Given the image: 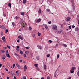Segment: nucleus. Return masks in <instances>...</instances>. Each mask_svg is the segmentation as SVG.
<instances>
[{"instance_id":"c03bdc74","label":"nucleus","mask_w":79,"mask_h":79,"mask_svg":"<svg viewBox=\"0 0 79 79\" xmlns=\"http://www.w3.org/2000/svg\"><path fill=\"white\" fill-rule=\"evenodd\" d=\"M77 75L79 76V71L77 73Z\"/></svg>"},{"instance_id":"cd10ccee","label":"nucleus","mask_w":79,"mask_h":79,"mask_svg":"<svg viewBox=\"0 0 79 79\" xmlns=\"http://www.w3.org/2000/svg\"><path fill=\"white\" fill-rule=\"evenodd\" d=\"M47 57H49V56H50V55L48 54L46 56Z\"/></svg>"},{"instance_id":"8fccbe9b","label":"nucleus","mask_w":79,"mask_h":79,"mask_svg":"<svg viewBox=\"0 0 79 79\" xmlns=\"http://www.w3.org/2000/svg\"><path fill=\"white\" fill-rule=\"evenodd\" d=\"M17 48H19V46H17Z\"/></svg>"},{"instance_id":"4468645a","label":"nucleus","mask_w":79,"mask_h":79,"mask_svg":"<svg viewBox=\"0 0 79 79\" xmlns=\"http://www.w3.org/2000/svg\"><path fill=\"white\" fill-rule=\"evenodd\" d=\"M8 6L10 7V8H11V3H9L8 4Z\"/></svg>"},{"instance_id":"3c124183","label":"nucleus","mask_w":79,"mask_h":79,"mask_svg":"<svg viewBox=\"0 0 79 79\" xmlns=\"http://www.w3.org/2000/svg\"><path fill=\"white\" fill-rule=\"evenodd\" d=\"M22 61H23V60H19L20 62H22Z\"/></svg>"},{"instance_id":"39448f33","label":"nucleus","mask_w":79,"mask_h":79,"mask_svg":"<svg viewBox=\"0 0 79 79\" xmlns=\"http://www.w3.org/2000/svg\"><path fill=\"white\" fill-rule=\"evenodd\" d=\"M71 8H72V9L73 11L75 10V6H74V4H72V6H71Z\"/></svg>"},{"instance_id":"2eb2a0df","label":"nucleus","mask_w":79,"mask_h":79,"mask_svg":"<svg viewBox=\"0 0 79 79\" xmlns=\"http://www.w3.org/2000/svg\"><path fill=\"white\" fill-rule=\"evenodd\" d=\"M41 12H42V10H41V9H40L38 11V13H39L40 14L41 13Z\"/></svg>"},{"instance_id":"dca6fc26","label":"nucleus","mask_w":79,"mask_h":79,"mask_svg":"<svg viewBox=\"0 0 79 79\" xmlns=\"http://www.w3.org/2000/svg\"><path fill=\"white\" fill-rule=\"evenodd\" d=\"M46 11L48 12V13H49L50 11V9H46Z\"/></svg>"},{"instance_id":"f8f14e48","label":"nucleus","mask_w":79,"mask_h":79,"mask_svg":"<svg viewBox=\"0 0 79 79\" xmlns=\"http://www.w3.org/2000/svg\"><path fill=\"white\" fill-rule=\"evenodd\" d=\"M40 21H41V19H39L36 20V23H39V22H40Z\"/></svg>"},{"instance_id":"052dcab7","label":"nucleus","mask_w":79,"mask_h":79,"mask_svg":"<svg viewBox=\"0 0 79 79\" xmlns=\"http://www.w3.org/2000/svg\"><path fill=\"white\" fill-rule=\"evenodd\" d=\"M16 75L17 76H19V73H17Z\"/></svg>"},{"instance_id":"338daca9","label":"nucleus","mask_w":79,"mask_h":79,"mask_svg":"<svg viewBox=\"0 0 79 79\" xmlns=\"http://www.w3.org/2000/svg\"><path fill=\"white\" fill-rule=\"evenodd\" d=\"M71 79V78L70 77H69V79Z\"/></svg>"},{"instance_id":"f3484780","label":"nucleus","mask_w":79,"mask_h":79,"mask_svg":"<svg viewBox=\"0 0 79 79\" xmlns=\"http://www.w3.org/2000/svg\"><path fill=\"white\" fill-rule=\"evenodd\" d=\"M72 70H72V69H71V70L70 71V72L71 73H74V70L72 71Z\"/></svg>"},{"instance_id":"c756f323","label":"nucleus","mask_w":79,"mask_h":79,"mask_svg":"<svg viewBox=\"0 0 79 79\" xmlns=\"http://www.w3.org/2000/svg\"><path fill=\"white\" fill-rule=\"evenodd\" d=\"M59 57H60V55L59 54H58L57 55V59H58Z\"/></svg>"},{"instance_id":"473e14b6","label":"nucleus","mask_w":79,"mask_h":79,"mask_svg":"<svg viewBox=\"0 0 79 79\" xmlns=\"http://www.w3.org/2000/svg\"><path fill=\"white\" fill-rule=\"evenodd\" d=\"M21 15H24V12H21Z\"/></svg>"},{"instance_id":"37998d69","label":"nucleus","mask_w":79,"mask_h":79,"mask_svg":"<svg viewBox=\"0 0 79 79\" xmlns=\"http://www.w3.org/2000/svg\"><path fill=\"white\" fill-rule=\"evenodd\" d=\"M72 28H74L75 27V26L74 25H73L72 26Z\"/></svg>"},{"instance_id":"09e8293b","label":"nucleus","mask_w":79,"mask_h":79,"mask_svg":"<svg viewBox=\"0 0 79 79\" xmlns=\"http://www.w3.org/2000/svg\"><path fill=\"white\" fill-rule=\"evenodd\" d=\"M51 21L49 22H48V24H51Z\"/></svg>"},{"instance_id":"69168bd1","label":"nucleus","mask_w":79,"mask_h":79,"mask_svg":"<svg viewBox=\"0 0 79 79\" xmlns=\"http://www.w3.org/2000/svg\"><path fill=\"white\" fill-rule=\"evenodd\" d=\"M41 79H44V77H42Z\"/></svg>"},{"instance_id":"0e129e2a","label":"nucleus","mask_w":79,"mask_h":79,"mask_svg":"<svg viewBox=\"0 0 79 79\" xmlns=\"http://www.w3.org/2000/svg\"><path fill=\"white\" fill-rule=\"evenodd\" d=\"M7 79H9V77L8 76H7Z\"/></svg>"},{"instance_id":"4d7b16f0","label":"nucleus","mask_w":79,"mask_h":79,"mask_svg":"<svg viewBox=\"0 0 79 79\" xmlns=\"http://www.w3.org/2000/svg\"><path fill=\"white\" fill-rule=\"evenodd\" d=\"M6 14H4V16H6Z\"/></svg>"},{"instance_id":"bf43d9fd","label":"nucleus","mask_w":79,"mask_h":79,"mask_svg":"<svg viewBox=\"0 0 79 79\" xmlns=\"http://www.w3.org/2000/svg\"><path fill=\"white\" fill-rule=\"evenodd\" d=\"M6 69V71H8V69Z\"/></svg>"},{"instance_id":"2f4dec72","label":"nucleus","mask_w":79,"mask_h":79,"mask_svg":"<svg viewBox=\"0 0 79 79\" xmlns=\"http://www.w3.org/2000/svg\"><path fill=\"white\" fill-rule=\"evenodd\" d=\"M38 65V64H34V66H35V67H37V65Z\"/></svg>"},{"instance_id":"774afa93","label":"nucleus","mask_w":79,"mask_h":79,"mask_svg":"<svg viewBox=\"0 0 79 79\" xmlns=\"http://www.w3.org/2000/svg\"><path fill=\"white\" fill-rule=\"evenodd\" d=\"M78 24H79V20L78 21Z\"/></svg>"},{"instance_id":"a878e982","label":"nucleus","mask_w":79,"mask_h":79,"mask_svg":"<svg viewBox=\"0 0 79 79\" xmlns=\"http://www.w3.org/2000/svg\"><path fill=\"white\" fill-rule=\"evenodd\" d=\"M56 72L54 73V77H56Z\"/></svg>"},{"instance_id":"1a4fd4ad","label":"nucleus","mask_w":79,"mask_h":79,"mask_svg":"<svg viewBox=\"0 0 79 79\" xmlns=\"http://www.w3.org/2000/svg\"><path fill=\"white\" fill-rule=\"evenodd\" d=\"M16 65L17 67H18V68L19 69H21V68H20V65L18 64H16Z\"/></svg>"},{"instance_id":"f03ea898","label":"nucleus","mask_w":79,"mask_h":79,"mask_svg":"<svg viewBox=\"0 0 79 79\" xmlns=\"http://www.w3.org/2000/svg\"><path fill=\"white\" fill-rule=\"evenodd\" d=\"M0 28L2 29H4V30H6V28L3 25H0Z\"/></svg>"},{"instance_id":"680f3d73","label":"nucleus","mask_w":79,"mask_h":79,"mask_svg":"<svg viewBox=\"0 0 79 79\" xmlns=\"http://www.w3.org/2000/svg\"><path fill=\"white\" fill-rule=\"evenodd\" d=\"M2 59L3 60H5V58L4 57H3L2 58Z\"/></svg>"},{"instance_id":"603ef678","label":"nucleus","mask_w":79,"mask_h":79,"mask_svg":"<svg viewBox=\"0 0 79 79\" xmlns=\"http://www.w3.org/2000/svg\"><path fill=\"white\" fill-rule=\"evenodd\" d=\"M17 42H19V39L17 41Z\"/></svg>"},{"instance_id":"4c0bfd02","label":"nucleus","mask_w":79,"mask_h":79,"mask_svg":"<svg viewBox=\"0 0 79 79\" xmlns=\"http://www.w3.org/2000/svg\"><path fill=\"white\" fill-rule=\"evenodd\" d=\"M7 48H9V49H10V46L8 45H7Z\"/></svg>"},{"instance_id":"9d476101","label":"nucleus","mask_w":79,"mask_h":79,"mask_svg":"<svg viewBox=\"0 0 79 79\" xmlns=\"http://www.w3.org/2000/svg\"><path fill=\"white\" fill-rule=\"evenodd\" d=\"M6 54V56L8 58H10V55H9V54L8 52H7Z\"/></svg>"},{"instance_id":"7ed1b4c3","label":"nucleus","mask_w":79,"mask_h":79,"mask_svg":"<svg viewBox=\"0 0 79 79\" xmlns=\"http://www.w3.org/2000/svg\"><path fill=\"white\" fill-rule=\"evenodd\" d=\"M55 33H56V32H57V33L58 34H61V32L62 31L61 30L58 31L57 30H55Z\"/></svg>"},{"instance_id":"864d4df0","label":"nucleus","mask_w":79,"mask_h":79,"mask_svg":"<svg viewBox=\"0 0 79 79\" xmlns=\"http://www.w3.org/2000/svg\"><path fill=\"white\" fill-rule=\"evenodd\" d=\"M14 55H16V56L18 55V54H17L16 53H15Z\"/></svg>"},{"instance_id":"20e7f679","label":"nucleus","mask_w":79,"mask_h":79,"mask_svg":"<svg viewBox=\"0 0 79 79\" xmlns=\"http://www.w3.org/2000/svg\"><path fill=\"white\" fill-rule=\"evenodd\" d=\"M37 47L40 50H42V46L39 44H38Z\"/></svg>"},{"instance_id":"f257e3e1","label":"nucleus","mask_w":79,"mask_h":79,"mask_svg":"<svg viewBox=\"0 0 79 79\" xmlns=\"http://www.w3.org/2000/svg\"><path fill=\"white\" fill-rule=\"evenodd\" d=\"M52 28L54 30H57V29H58V28L57 27V26H56V25H54L52 26Z\"/></svg>"},{"instance_id":"5fc2aeb1","label":"nucleus","mask_w":79,"mask_h":79,"mask_svg":"<svg viewBox=\"0 0 79 79\" xmlns=\"http://www.w3.org/2000/svg\"><path fill=\"white\" fill-rule=\"evenodd\" d=\"M2 64H0V67H2Z\"/></svg>"},{"instance_id":"a211bd4d","label":"nucleus","mask_w":79,"mask_h":79,"mask_svg":"<svg viewBox=\"0 0 79 79\" xmlns=\"http://www.w3.org/2000/svg\"><path fill=\"white\" fill-rule=\"evenodd\" d=\"M29 53V51H27L25 52V53H26V54H28V53Z\"/></svg>"},{"instance_id":"e2e57ef3","label":"nucleus","mask_w":79,"mask_h":79,"mask_svg":"<svg viewBox=\"0 0 79 79\" xmlns=\"http://www.w3.org/2000/svg\"><path fill=\"white\" fill-rule=\"evenodd\" d=\"M14 79H16V77L15 76L14 77Z\"/></svg>"},{"instance_id":"ddd939ff","label":"nucleus","mask_w":79,"mask_h":79,"mask_svg":"<svg viewBox=\"0 0 79 79\" xmlns=\"http://www.w3.org/2000/svg\"><path fill=\"white\" fill-rule=\"evenodd\" d=\"M18 38H19V39H21V40H23V38L21 36H20V35H19L18 36Z\"/></svg>"},{"instance_id":"f704fd0d","label":"nucleus","mask_w":79,"mask_h":79,"mask_svg":"<svg viewBox=\"0 0 79 79\" xmlns=\"http://www.w3.org/2000/svg\"><path fill=\"white\" fill-rule=\"evenodd\" d=\"M48 42L50 43H52V41L51 40H48Z\"/></svg>"},{"instance_id":"6e6d98bb","label":"nucleus","mask_w":79,"mask_h":79,"mask_svg":"<svg viewBox=\"0 0 79 79\" xmlns=\"http://www.w3.org/2000/svg\"><path fill=\"white\" fill-rule=\"evenodd\" d=\"M17 56L19 58H20V56L19 55H18Z\"/></svg>"},{"instance_id":"79ce46f5","label":"nucleus","mask_w":79,"mask_h":79,"mask_svg":"<svg viewBox=\"0 0 79 79\" xmlns=\"http://www.w3.org/2000/svg\"><path fill=\"white\" fill-rule=\"evenodd\" d=\"M29 28L30 30H31V29H32V28H31V27H29Z\"/></svg>"},{"instance_id":"a18cd8bd","label":"nucleus","mask_w":79,"mask_h":79,"mask_svg":"<svg viewBox=\"0 0 79 79\" xmlns=\"http://www.w3.org/2000/svg\"><path fill=\"white\" fill-rule=\"evenodd\" d=\"M69 27L70 29H71V26H69Z\"/></svg>"},{"instance_id":"393cba45","label":"nucleus","mask_w":79,"mask_h":79,"mask_svg":"<svg viewBox=\"0 0 79 79\" xmlns=\"http://www.w3.org/2000/svg\"><path fill=\"white\" fill-rule=\"evenodd\" d=\"M1 52H2V53H5V51L3 50H1Z\"/></svg>"},{"instance_id":"ea45409f","label":"nucleus","mask_w":79,"mask_h":79,"mask_svg":"<svg viewBox=\"0 0 79 79\" xmlns=\"http://www.w3.org/2000/svg\"><path fill=\"white\" fill-rule=\"evenodd\" d=\"M79 29H78V27H76L75 28V30H78Z\"/></svg>"},{"instance_id":"7c9ffc66","label":"nucleus","mask_w":79,"mask_h":79,"mask_svg":"<svg viewBox=\"0 0 79 79\" xmlns=\"http://www.w3.org/2000/svg\"><path fill=\"white\" fill-rule=\"evenodd\" d=\"M20 52L21 55H23V51H22L21 50H20Z\"/></svg>"},{"instance_id":"a19ab883","label":"nucleus","mask_w":79,"mask_h":79,"mask_svg":"<svg viewBox=\"0 0 79 79\" xmlns=\"http://www.w3.org/2000/svg\"><path fill=\"white\" fill-rule=\"evenodd\" d=\"M15 64H14L13 65V67L14 68H15Z\"/></svg>"},{"instance_id":"de8ad7c7","label":"nucleus","mask_w":79,"mask_h":79,"mask_svg":"<svg viewBox=\"0 0 79 79\" xmlns=\"http://www.w3.org/2000/svg\"><path fill=\"white\" fill-rule=\"evenodd\" d=\"M32 36L33 37H35V34H33L32 35Z\"/></svg>"},{"instance_id":"412c9836","label":"nucleus","mask_w":79,"mask_h":79,"mask_svg":"<svg viewBox=\"0 0 79 79\" xmlns=\"http://www.w3.org/2000/svg\"><path fill=\"white\" fill-rule=\"evenodd\" d=\"M23 79H26V77L25 76H23ZM21 79H23V78H21Z\"/></svg>"},{"instance_id":"0eeeda50","label":"nucleus","mask_w":79,"mask_h":79,"mask_svg":"<svg viewBox=\"0 0 79 79\" xmlns=\"http://www.w3.org/2000/svg\"><path fill=\"white\" fill-rule=\"evenodd\" d=\"M71 20V17H68L66 19V21L68 22Z\"/></svg>"},{"instance_id":"6e6552de","label":"nucleus","mask_w":79,"mask_h":79,"mask_svg":"<svg viewBox=\"0 0 79 79\" xmlns=\"http://www.w3.org/2000/svg\"><path fill=\"white\" fill-rule=\"evenodd\" d=\"M23 69H24V71H26V70L27 69V66H26V65H25L24 66Z\"/></svg>"},{"instance_id":"e433bc0d","label":"nucleus","mask_w":79,"mask_h":79,"mask_svg":"<svg viewBox=\"0 0 79 79\" xmlns=\"http://www.w3.org/2000/svg\"><path fill=\"white\" fill-rule=\"evenodd\" d=\"M36 59H37V60H39V59H40V58H39V57L37 56L36 57Z\"/></svg>"},{"instance_id":"423d86ee","label":"nucleus","mask_w":79,"mask_h":79,"mask_svg":"<svg viewBox=\"0 0 79 79\" xmlns=\"http://www.w3.org/2000/svg\"><path fill=\"white\" fill-rule=\"evenodd\" d=\"M2 40L3 42L5 43L6 42V39L5 38V37L4 36L2 38Z\"/></svg>"},{"instance_id":"c9c22d12","label":"nucleus","mask_w":79,"mask_h":79,"mask_svg":"<svg viewBox=\"0 0 79 79\" xmlns=\"http://www.w3.org/2000/svg\"><path fill=\"white\" fill-rule=\"evenodd\" d=\"M47 79H50V77L49 76H48L47 78Z\"/></svg>"},{"instance_id":"58836bf2","label":"nucleus","mask_w":79,"mask_h":79,"mask_svg":"<svg viewBox=\"0 0 79 79\" xmlns=\"http://www.w3.org/2000/svg\"><path fill=\"white\" fill-rule=\"evenodd\" d=\"M8 32V30H6L5 31V32L6 33H7V32Z\"/></svg>"},{"instance_id":"13d9d810","label":"nucleus","mask_w":79,"mask_h":79,"mask_svg":"<svg viewBox=\"0 0 79 79\" xmlns=\"http://www.w3.org/2000/svg\"><path fill=\"white\" fill-rule=\"evenodd\" d=\"M24 57H26V54H24Z\"/></svg>"},{"instance_id":"6ab92c4d","label":"nucleus","mask_w":79,"mask_h":79,"mask_svg":"<svg viewBox=\"0 0 79 79\" xmlns=\"http://www.w3.org/2000/svg\"><path fill=\"white\" fill-rule=\"evenodd\" d=\"M12 26H13V27H14L15 26V23L13 22L12 23Z\"/></svg>"},{"instance_id":"c85d7f7f","label":"nucleus","mask_w":79,"mask_h":79,"mask_svg":"<svg viewBox=\"0 0 79 79\" xmlns=\"http://www.w3.org/2000/svg\"><path fill=\"white\" fill-rule=\"evenodd\" d=\"M64 47H67V45L65 44H63Z\"/></svg>"},{"instance_id":"49530a36","label":"nucleus","mask_w":79,"mask_h":79,"mask_svg":"<svg viewBox=\"0 0 79 79\" xmlns=\"http://www.w3.org/2000/svg\"><path fill=\"white\" fill-rule=\"evenodd\" d=\"M16 50H17V51H18V52H19V49H18L17 48H16Z\"/></svg>"},{"instance_id":"9b49d317","label":"nucleus","mask_w":79,"mask_h":79,"mask_svg":"<svg viewBox=\"0 0 79 79\" xmlns=\"http://www.w3.org/2000/svg\"><path fill=\"white\" fill-rule=\"evenodd\" d=\"M44 68L45 71H46V70L47 69V65H46L44 64Z\"/></svg>"},{"instance_id":"72a5a7b5","label":"nucleus","mask_w":79,"mask_h":79,"mask_svg":"<svg viewBox=\"0 0 79 79\" xmlns=\"http://www.w3.org/2000/svg\"><path fill=\"white\" fill-rule=\"evenodd\" d=\"M29 48H30L29 47H25V48H26V49H29Z\"/></svg>"},{"instance_id":"aec40b11","label":"nucleus","mask_w":79,"mask_h":79,"mask_svg":"<svg viewBox=\"0 0 79 79\" xmlns=\"http://www.w3.org/2000/svg\"><path fill=\"white\" fill-rule=\"evenodd\" d=\"M72 70L74 71L75 69H76V68L75 67H73L72 68V69H71Z\"/></svg>"},{"instance_id":"b1692460","label":"nucleus","mask_w":79,"mask_h":79,"mask_svg":"<svg viewBox=\"0 0 79 79\" xmlns=\"http://www.w3.org/2000/svg\"><path fill=\"white\" fill-rule=\"evenodd\" d=\"M23 3H26V0H23Z\"/></svg>"},{"instance_id":"bb28decb","label":"nucleus","mask_w":79,"mask_h":79,"mask_svg":"<svg viewBox=\"0 0 79 79\" xmlns=\"http://www.w3.org/2000/svg\"><path fill=\"white\" fill-rule=\"evenodd\" d=\"M18 18V17L16 16L15 17V19H17Z\"/></svg>"},{"instance_id":"4be33fe9","label":"nucleus","mask_w":79,"mask_h":79,"mask_svg":"<svg viewBox=\"0 0 79 79\" xmlns=\"http://www.w3.org/2000/svg\"><path fill=\"white\" fill-rule=\"evenodd\" d=\"M41 35V33H39V32H38V36H40Z\"/></svg>"},{"instance_id":"5701e85b","label":"nucleus","mask_w":79,"mask_h":79,"mask_svg":"<svg viewBox=\"0 0 79 79\" xmlns=\"http://www.w3.org/2000/svg\"><path fill=\"white\" fill-rule=\"evenodd\" d=\"M44 27L46 29H48V26H47V25H45L44 26Z\"/></svg>"}]
</instances>
